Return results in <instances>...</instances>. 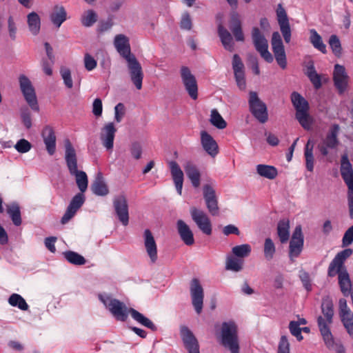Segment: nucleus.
Instances as JSON below:
<instances>
[{
	"mask_svg": "<svg viewBox=\"0 0 353 353\" xmlns=\"http://www.w3.org/2000/svg\"><path fill=\"white\" fill-rule=\"evenodd\" d=\"M201 142L204 150L208 154L215 157L218 154V145L216 141L205 130L201 132Z\"/></svg>",
	"mask_w": 353,
	"mask_h": 353,
	"instance_id": "nucleus-28",
	"label": "nucleus"
},
{
	"mask_svg": "<svg viewBox=\"0 0 353 353\" xmlns=\"http://www.w3.org/2000/svg\"><path fill=\"white\" fill-rule=\"evenodd\" d=\"M277 234L281 243H285L289 240L290 221L288 219H283L279 221L277 224Z\"/></svg>",
	"mask_w": 353,
	"mask_h": 353,
	"instance_id": "nucleus-35",
	"label": "nucleus"
},
{
	"mask_svg": "<svg viewBox=\"0 0 353 353\" xmlns=\"http://www.w3.org/2000/svg\"><path fill=\"white\" fill-rule=\"evenodd\" d=\"M221 343L231 353H239L237 325L234 321L223 322L221 328Z\"/></svg>",
	"mask_w": 353,
	"mask_h": 353,
	"instance_id": "nucleus-4",
	"label": "nucleus"
},
{
	"mask_svg": "<svg viewBox=\"0 0 353 353\" xmlns=\"http://www.w3.org/2000/svg\"><path fill=\"white\" fill-rule=\"evenodd\" d=\"M299 278L305 290L308 292L311 291L312 285L309 274L305 271H301Z\"/></svg>",
	"mask_w": 353,
	"mask_h": 353,
	"instance_id": "nucleus-64",
	"label": "nucleus"
},
{
	"mask_svg": "<svg viewBox=\"0 0 353 353\" xmlns=\"http://www.w3.org/2000/svg\"><path fill=\"white\" fill-rule=\"evenodd\" d=\"M92 192L97 196H105L108 194L109 190L105 184L101 173H98L94 181L91 185Z\"/></svg>",
	"mask_w": 353,
	"mask_h": 353,
	"instance_id": "nucleus-32",
	"label": "nucleus"
},
{
	"mask_svg": "<svg viewBox=\"0 0 353 353\" xmlns=\"http://www.w3.org/2000/svg\"><path fill=\"white\" fill-rule=\"evenodd\" d=\"M66 14L65 10L63 6H56L50 14V20L57 28H59L66 20Z\"/></svg>",
	"mask_w": 353,
	"mask_h": 353,
	"instance_id": "nucleus-38",
	"label": "nucleus"
},
{
	"mask_svg": "<svg viewBox=\"0 0 353 353\" xmlns=\"http://www.w3.org/2000/svg\"><path fill=\"white\" fill-rule=\"evenodd\" d=\"M252 39L256 50L268 63L273 61V57L268 51V41L257 27L252 28Z\"/></svg>",
	"mask_w": 353,
	"mask_h": 353,
	"instance_id": "nucleus-12",
	"label": "nucleus"
},
{
	"mask_svg": "<svg viewBox=\"0 0 353 353\" xmlns=\"http://www.w3.org/2000/svg\"><path fill=\"white\" fill-rule=\"evenodd\" d=\"M21 117L26 128L30 129L32 126V119L30 112L27 108L21 109Z\"/></svg>",
	"mask_w": 353,
	"mask_h": 353,
	"instance_id": "nucleus-57",
	"label": "nucleus"
},
{
	"mask_svg": "<svg viewBox=\"0 0 353 353\" xmlns=\"http://www.w3.org/2000/svg\"><path fill=\"white\" fill-rule=\"evenodd\" d=\"M271 44L278 65L282 69H285L287 67L286 54L281 35L278 32L272 33Z\"/></svg>",
	"mask_w": 353,
	"mask_h": 353,
	"instance_id": "nucleus-15",
	"label": "nucleus"
},
{
	"mask_svg": "<svg viewBox=\"0 0 353 353\" xmlns=\"http://www.w3.org/2000/svg\"><path fill=\"white\" fill-rule=\"evenodd\" d=\"M31 144L27 140L20 139L14 145L15 149L20 153H26L31 149Z\"/></svg>",
	"mask_w": 353,
	"mask_h": 353,
	"instance_id": "nucleus-58",
	"label": "nucleus"
},
{
	"mask_svg": "<svg viewBox=\"0 0 353 353\" xmlns=\"http://www.w3.org/2000/svg\"><path fill=\"white\" fill-rule=\"evenodd\" d=\"M192 219L203 233L212 234V223L208 214L203 210L192 207L190 210Z\"/></svg>",
	"mask_w": 353,
	"mask_h": 353,
	"instance_id": "nucleus-13",
	"label": "nucleus"
},
{
	"mask_svg": "<svg viewBox=\"0 0 353 353\" xmlns=\"http://www.w3.org/2000/svg\"><path fill=\"white\" fill-rule=\"evenodd\" d=\"M310 43L315 48L318 49L322 53L325 54L327 52L326 46L323 43L321 35L314 29L310 30Z\"/></svg>",
	"mask_w": 353,
	"mask_h": 353,
	"instance_id": "nucleus-42",
	"label": "nucleus"
},
{
	"mask_svg": "<svg viewBox=\"0 0 353 353\" xmlns=\"http://www.w3.org/2000/svg\"><path fill=\"white\" fill-rule=\"evenodd\" d=\"M252 251L250 245L242 244L232 248V252L235 257L243 259L248 256Z\"/></svg>",
	"mask_w": 353,
	"mask_h": 353,
	"instance_id": "nucleus-44",
	"label": "nucleus"
},
{
	"mask_svg": "<svg viewBox=\"0 0 353 353\" xmlns=\"http://www.w3.org/2000/svg\"><path fill=\"white\" fill-rule=\"evenodd\" d=\"M19 82L20 90L27 103L32 110L39 112V106L37 98L30 80L26 75L21 74L19 77Z\"/></svg>",
	"mask_w": 353,
	"mask_h": 353,
	"instance_id": "nucleus-9",
	"label": "nucleus"
},
{
	"mask_svg": "<svg viewBox=\"0 0 353 353\" xmlns=\"http://www.w3.org/2000/svg\"><path fill=\"white\" fill-rule=\"evenodd\" d=\"M41 136L49 154L52 155L56 150V136L52 127L46 125L43 128Z\"/></svg>",
	"mask_w": 353,
	"mask_h": 353,
	"instance_id": "nucleus-27",
	"label": "nucleus"
},
{
	"mask_svg": "<svg viewBox=\"0 0 353 353\" xmlns=\"http://www.w3.org/2000/svg\"><path fill=\"white\" fill-rule=\"evenodd\" d=\"M181 336L185 347L189 353H200L197 339L192 332L186 326H182L180 330Z\"/></svg>",
	"mask_w": 353,
	"mask_h": 353,
	"instance_id": "nucleus-23",
	"label": "nucleus"
},
{
	"mask_svg": "<svg viewBox=\"0 0 353 353\" xmlns=\"http://www.w3.org/2000/svg\"><path fill=\"white\" fill-rule=\"evenodd\" d=\"M339 316L350 315L352 314L347 305V301L345 299H340L339 301Z\"/></svg>",
	"mask_w": 353,
	"mask_h": 353,
	"instance_id": "nucleus-60",
	"label": "nucleus"
},
{
	"mask_svg": "<svg viewBox=\"0 0 353 353\" xmlns=\"http://www.w3.org/2000/svg\"><path fill=\"white\" fill-rule=\"evenodd\" d=\"M321 312L317 319V325L326 347L336 353H345V350L341 343H336L330 330V326L333 323L334 305L330 298L324 299L322 301Z\"/></svg>",
	"mask_w": 353,
	"mask_h": 353,
	"instance_id": "nucleus-1",
	"label": "nucleus"
},
{
	"mask_svg": "<svg viewBox=\"0 0 353 353\" xmlns=\"http://www.w3.org/2000/svg\"><path fill=\"white\" fill-rule=\"evenodd\" d=\"M180 74L182 83L189 96L192 99H196L198 97V85L195 77L192 74L189 68L186 66L181 68Z\"/></svg>",
	"mask_w": 353,
	"mask_h": 353,
	"instance_id": "nucleus-14",
	"label": "nucleus"
},
{
	"mask_svg": "<svg viewBox=\"0 0 353 353\" xmlns=\"http://www.w3.org/2000/svg\"><path fill=\"white\" fill-rule=\"evenodd\" d=\"M276 12L277 21L280 27H281V26H285L290 25L286 11L281 3L278 5Z\"/></svg>",
	"mask_w": 353,
	"mask_h": 353,
	"instance_id": "nucleus-50",
	"label": "nucleus"
},
{
	"mask_svg": "<svg viewBox=\"0 0 353 353\" xmlns=\"http://www.w3.org/2000/svg\"><path fill=\"white\" fill-rule=\"evenodd\" d=\"M130 79L137 90L142 88L143 72L142 67L136 57H132L126 61Z\"/></svg>",
	"mask_w": 353,
	"mask_h": 353,
	"instance_id": "nucleus-18",
	"label": "nucleus"
},
{
	"mask_svg": "<svg viewBox=\"0 0 353 353\" xmlns=\"http://www.w3.org/2000/svg\"><path fill=\"white\" fill-rule=\"evenodd\" d=\"M341 321L350 336L353 339V313L340 317Z\"/></svg>",
	"mask_w": 353,
	"mask_h": 353,
	"instance_id": "nucleus-52",
	"label": "nucleus"
},
{
	"mask_svg": "<svg viewBox=\"0 0 353 353\" xmlns=\"http://www.w3.org/2000/svg\"><path fill=\"white\" fill-rule=\"evenodd\" d=\"M328 43L334 54L337 57H340L342 54V48L339 37L335 34L331 35Z\"/></svg>",
	"mask_w": 353,
	"mask_h": 353,
	"instance_id": "nucleus-48",
	"label": "nucleus"
},
{
	"mask_svg": "<svg viewBox=\"0 0 353 353\" xmlns=\"http://www.w3.org/2000/svg\"><path fill=\"white\" fill-rule=\"evenodd\" d=\"M143 243L145 251L150 259L152 263H155L157 260V245L152 232L149 229H145L143 232Z\"/></svg>",
	"mask_w": 353,
	"mask_h": 353,
	"instance_id": "nucleus-24",
	"label": "nucleus"
},
{
	"mask_svg": "<svg viewBox=\"0 0 353 353\" xmlns=\"http://www.w3.org/2000/svg\"><path fill=\"white\" fill-rule=\"evenodd\" d=\"M61 76L63 80L65 85L71 89L73 86V82L70 69L67 68H61L60 70Z\"/></svg>",
	"mask_w": 353,
	"mask_h": 353,
	"instance_id": "nucleus-53",
	"label": "nucleus"
},
{
	"mask_svg": "<svg viewBox=\"0 0 353 353\" xmlns=\"http://www.w3.org/2000/svg\"><path fill=\"white\" fill-rule=\"evenodd\" d=\"M29 30L33 35H37L41 28V19L37 13L32 12L27 16Z\"/></svg>",
	"mask_w": 353,
	"mask_h": 353,
	"instance_id": "nucleus-37",
	"label": "nucleus"
},
{
	"mask_svg": "<svg viewBox=\"0 0 353 353\" xmlns=\"http://www.w3.org/2000/svg\"><path fill=\"white\" fill-rule=\"evenodd\" d=\"M192 305L196 312L199 314L202 312L204 292L198 279H193L190 287Z\"/></svg>",
	"mask_w": 353,
	"mask_h": 353,
	"instance_id": "nucleus-17",
	"label": "nucleus"
},
{
	"mask_svg": "<svg viewBox=\"0 0 353 353\" xmlns=\"http://www.w3.org/2000/svg\"><path fill=\"white\" fill-rule=\"evenodd\" d=\"M85 200L83 193H77L71 200L68 206L61 222L62 224L67 223L77 213L78 210L83 205Z\"/></svg>",
	"mask_w": 353,
	"mask_h": 353,
	"instance_id": "nucleus-20",
	"label": "nucleus"
},
{
	"mask_svg": "<svg viewBox=\"0 0 353 353\" xmlns=\"http://www.w3.org/2000/svg\"><path fill=\"white\" fill-rule=\"evenodd\" d=\"M170 168L176 191L179 195H181L183 183V172L176 161H171L170 163Z\"/></svg>",
	"mask_w": 353,
	"mask_h": 353,
	"instance_id": "nucleus-30",
	"label": "nucleus"
},
{
	"mask_svg": "<svg viewBox=\"0 0 353 353\" xmlns=\"http://www.w3.org/2000/svg\"><path fill=\"white\" fill-rule=\"evenodd\" d=\"M192 20L190 14L188 12L183 14L180 22V27L183 30H190L192 28Z\"/></svg>",
	"mask_w": 353,
	"mask_h": 353,
	"instance_id": "nucleus-63",
	"label": "nucleus"
},
{
	"mask_svg": "<svg viewBox=\"0 0 353 353\" xmlns=\"http://www.w3.org/2000/svg\"><path fill=\"white\" fill-rule=\"evenodd\" d=\"M117 129L113 123L105 124L102 128L100 134V139L103 145L108 150H110L114 146V139Z\"/></svg>",
	"mask_w": 353,
	"mask_h": 353,
	"instance_id": "nucleus-25",
	"label": "nucleus"
},
{
	"mask_svg": "<svg viewBox=\"0 0 353 353\" xmlns=\"http://www.w3.org/2000/svg\"><path fill=\"white\" fill-rule=\"evenodd\" d=\"M249 110L254 117L261 123H265L268 120V112L266 104L261 100L258 94L254 91L249 92Z\"/></svg>",
	"mask_w": 353,
	"mask_h": 353,
	"instance_id": "nucleus-7",
	"label": "nucleus"
},
{
	"mask_svg": "<svg viewBox=\"0 0 353 353\" xmlns=\"http://www.w3.org/2000/svg\"><path fill=\"white\" fill-rule=\"evenodd\" d=\"M339 130V125L338 124H333L325 137L317 145V149L323 156H327L330 150H336L339 147L340 144L339 139H338Z\"/></svg>",
	"mask_w": 353,
	"mask_h": 353,
	"instance_id": "nucleus-8",
	"label": "nucleus"
},
{
	"mask_svg": "<svg viewBox=\"0 0 353 353\" xmlns=\"http://www.w3.org/2000/svg\"><path fill=\"white\" fill-rule=\"evenodd\" d=\"M263 252L264 256L268 261L273 259L276 252V248L274 242L270 238H267L265 240Z\"/></svg>",
	"mask_w": 353,
	"mask_h": 353,
	"instance_id": "nucleus-49",
	"label": "nucleus"
},
{
	"mask_svg": "<svg viewBox=\"0 0 353 353\" xmlns=\"http://www.w3.org/2000/svg\"><path fill=\"white\" fill-rule=\"evenodd\" d=\"M349 77L343 65L335 64L333 71V81L340 94L344 92L348 84Z\"/></svg>",
	"mask_w": 353,
	"mask_h": 353,
	"instance_id": "nucleus-21",
	"label": "nucleus"
},
{
	"mask_svg": "<svg viewBox=\"0 0 353 353\" xmlns=\"http://www.w3.org/2000/svg\"><path fill=\"white\" fill-rule=\"evenodd\" d=\"M303 235L301 225H297L292 234V239L289 245V257L292 262L298 257L302 252L303 248Z\"/></svg>",
	"mask_w": 353,
	"mask_h": 353,
	"instance_id": "nucleus-16",
	"label": "nucleus"
},
{
	"mask_svg": "<svg viewBox=\"0 0 353 353\" xmlns=\"http://www.w3.org/2000/svg\"><path fill=\"white\" fill-rule=\"evenodd\" d=\"M176 228L181 239L186 245L190 246L194 243V234L188 225L179 219L176 222Z\"/></svg>",
	"mask_w": 353,
	"mask_h": 353,
	"instance_id": "nucleus-29",
	"label": "nucleus"
},
{
	"mask_svg": "<svg viewBox=\"0 0 353 353\" xmlns=\"http://www.w3.org/2000/svg\"><path fill=\"white\" fill-rule=\"evenodd\" d=\"M243 259L234 256H228L225 263V268L234 272H239L243 269Z\"/></svg>",
	"mask_w": 353,
	"mask_h": 353,
	"instance_id": "nucleus-43",
	"label": "nucleus"
},
{
	"mask_svg": "<svg viewBox=\"0 0 353 353\" xmlns=\"http://www.w3.org/2000/svg\"><path fill=\"white\" fill-rule=\"evenodd\" d=\"M114 45L117 52L125 59V61L131 59L132 57H135L134 54L131 53L129 39L124 34H120L116 35L114 41Z\"/></svg>",
	"mask_w": 353,
	"mask_h": 353,
	"instance_id": "nucleus-26",
	"label": "nucleus"
},
{
	"mask_svg": "<svg viewBox=\"0 0 353 353\" xmlns=\"http://www.w3.org/2000/svg\"><path fill=\"white\" fill-rule=\"evenodd\" d=\"M63 255L68 262L76 265H81L86 262L83 256L73 251L65 252L63 253Z\"/></svg>",
	"mask_w": 353,
	"mask_h": 353,
	"instance_id": "nucleus-47",
	"label": "nucleus"
},
{
	"mask_svg": "<svg viewBox=\"0 0 353 353\" xmlns=\"http://www.w3.org/2000/svg\"><path fill=\"white\" fill-rule=\"evenodd\" d=\"M230 29L234 34L237 41H244V34L242 31L241 21L239 18V15L236 13L231 17Z\"/></svg>",
	"mask_w": 353,
	"mask_h": 353,
	"instance_id": "nucleus-33",
	"label": "nucleus"
},
{
	"mask_svg": "<svg viewBox=\"0 0 353 353\" xmlns=\"http://www.w3.org/2000/svg\"><path fill=\"white\" fill-rule=\"evenodd\" d=\"M210 122L212 125L220 130L224 129L227 126L226 121L216 109L212 110Z\"/></svg>",
	"mask_w": 353,
	"mask_h": 353,
	"instance_id": "nucleus-45",
	"label": "nucleus"
},
{
	"mask_svg": "<svg viewBox=\"0 0 353 353\" xmlns=\"http://www.w3.org/2000/svg\"><path fill=\"white\" fill-rule=\"evenodd\" d=\"M203 197L205 201L206 207L209 212L212 216L219 214V208L218 206V200L215 194V190L209 184L203 186Z\"/></svg>",
	"mask_w": 353,
	"mask_h": 353,
	"instance_id": "nucleus-22",
	"label": "nucleus"
},
{
	"mask_svg": "<svg viewBox=\"0 0 353 353\" xmlns=\"http://www.w3.org/2000/svg\"><path fill=\"white\" fill-rule=\"evenodd\" d=\"M7 213L9 214L13 223L16 226H19L21 224V211L17 203H14L7 205Z\"/></svg>",
	"mask_w": 353,
	"mask_h": 353,
	"instance_id": "nucleus-40",
	"label": "nucleus"
},
{
	"mask_svg": "<svg viewBox=\"0 0 353 353\" xmlns=\"http://www.w3.org/2000/svg\"><path fill=\"white\" fill-rule=\"evenodd\" d=\"M340 171L341 176L347 186V204L350 216L353 219V168L347 154H343L341 157Z\"/></svg>",
	"mask_w": 353,
	"mask_h": 353,
	"instance_id": "nucleus-6",
	"label": "nucleus"
},
{
	"mask_svg": "<svg viewBox=\"0 0 353 353\" xmlns=\"http://www.w3.org/2000/svg\"><path fill=\"white\" fill-rule=\"evenodd\" d=\"M290 343L286 336H281L279 342L277 353H290Z\"/></svg>",
	"mask_w": 353,
	"mask_h": 353,
	"instance_id": "nucleus-56",
	"label": "nucleus"
},
{
	"mask_svg": "<svg viewBox=\"0 0 353 353\" xmlns=\"http://www.w3.org/2000/svg\"><path fill=\"white\" fill-rule=\"evenodd\" d=\"M232 68L234 74L244 72V65L240 57L236 54L233 56Z\"/></svg>",
	"mask_w": 353,
	"mask_h": 353,
	"instance_id": "nucleus-55",
	"label": "nucleus"
},
{
	"mask_svg": "<svg viewBox=\"0 0 353 353\" xmlns=\"http://www.w3.org/2000/svg\"><path fill=\"white\" fill-rule=\"evenodd\" d=\"M8 303L13 307H17L21 310H28V305L26 300L18 294H12L8 299Z\"/></svg>",
	"mask_w": 353,
	"mask_h": 353,
	"instance_id": "nucleus-46",
	"label": "nucleus"
},
{
	"mask_svg": "<svg viewBox=\"0 0 353 353\" xmlns=\"http://www.w3.org/2000/svg\"><path fill=\"white\" fill-rule=\"evenodd\" d=\"M130 150L131 155L135 159H139L141 157L142 148L139 143H138V142L132 143L130 145Z\"/></svg>",
	"mask_w": 353,
	"mask_h": 353,
	"instance_id": "nucleus-62",
	"label": "nucleus"
},
{
	"mask_svg": "<svg viewBox=\"0 0 353 353\" xmlns=\"http://www.w3.org/2000/svg\"><path fill=\"white\" fill-rule=\"evenodd\" d=\"M97 20V14L92 10H88L81 18V23L85 27L92 26Z\"/></svg>",
	"mask_w": 353,
	"mask_h": 353,
	"instance_id": "nucleus-51",
	"label": "nucleus"
},
{
	"mask_svg": "<svg viewBox=\"0 0 353 353\" xmlns=\"http://www.w3.org/2000/svg\"><path fill=\"white\" fill-rule=\"evenodd\" d=\"M256 172L260 176L268 179H274L278 174L277 170L274 166L264 164L257 165Z\"/></svg>",
	"mask_w": 353,
	"mask_h": 353,
	"instance_id": "nucleus-39",
	"label": "nucleus"
},
{
	"mask_svg": "<svg viewBox=\"0 0 353 353\" xmlns=\"http://www.w3.org/2000/svg\"><path fill=\"white\" fill-rule=\"evenodd\" d=\"M218 34L224 48L230 52L234 50V41L231 34L221 24L218 26Z\"/></svg>",
	"mask_w": 353,
	"mask_h": 353,
	"instance_id": "nucleus-34",
	"label": "nucleus"
},
{
	"mask_svg": "<svg viewBox=\"0 0 353 353\" xmlns=\"http://www.w3.org/2000/svg\"><path fill=\"white\" fill-rule=\"evenodd\" d=\"M352 253L353 250L350 248L339 252L330 262L327 270L328 276L334 277L336 274L338 275L340 290L345 296H347L350 294L352 282L349 273L344 265V262Z\"/></svg>",
	"mask_w": 353,
	"mask_h": 353,
	"instance_id": "nucleus-2",
	"label": "nucleus"
},
{
	"mask_svg": "<svg viewBox=\"0 0 353 353\" xmlns=\"http://www.w3.org/2000/svg\"><path fill=\"white\" fill-rule=\"evenodd\" d=\"M184 170L192 185L198 188L200 185L201 174L196 165L188 161L184 165Z\"/></svg>",
	"mask_w": 353,
	"mask_h": 353,
	"instance_id": "nucleus-31",
	"label": "nucleus"
},
{
	"mask_svg": "<svg viewBox=\"0 0 353 353\" xmlns=\"http://www.w3.org/2000/svg\"><path fill=\"white\" fill-rule=\"evenodd\" d=\"M113 205L117 216L123 225L129 222L128 205L125 196L123 194L114 197Z\"/></svg>",
	"mask_w": 353,
	"mask_h": 353,
	"instance_id": "nucleus-19",
	"label": "nucleus"
},
{
	"mask_svg": "<svg viewBox=\"0 0 353 353\" xmlns=\"http://www.w3.org/2000/svg\"><path fill=\"white\" fill-rule=\"evenodd\" d=\"M101 301L117 321L127 320L131 307L129 308L123 302L110 297L101 299Z\"/></svg>",
	"mask_w": 353,
	"mask_h": 353,
	"instance_id": "nucleus-11",
	"label": "nucleus"
},
{
	"mask_svg": "<svg viewBox=\"0 0 353 353\" xmlns=\"http://www.w3.org/2000/svg\"><path fill=\"white\" fill-rule=\"evenodd\" d=\"M130 314L134 321L141 325L152 330V331H156L157 330V327L152 321L134 308H130Z\"/></svg>",
	"mask_w": 353,
	"mask_h": 353,
	"instance_id": "nucleus-36",
	"label": "nucleus"
},
{
	"mask_svg": "<svg viewBox=\"0 0 353 353\" xmlns=\"http://www.w3.org/2000/svg\"><path fill=\"white\" fill-rule=\"evenodd\" d=\"M306 75L316 89L321 87V76L316 72L313 63L307 65Z\"/></svg>",
	"mask_w": 353,
	"mask_h": 353,
	"instance_id": "nucleus-41",
	"label": "nucleus"
},
{
	"mask_svg": "<svg viewBox=\"0 0 353 353\" xmlns=\"http://www.w3.org/2000/svg\"><path fill=\"white\" fill-rule=\"evenodd\" d=\"M289 330L292 335L295 336L299 341L303 340V336L301 334V328L299 323L294 321H292L289 323Z\"/></svg>",
	"mask_w": 353,
	"mask_h": 353,
	"instance_id": "nucleus-54",
	"label": "nucleus"
},
{
	"mask_svg": "<svg viewBox=\"0 0 353 353\" xmlns=\"http://www.w3.org/2000/svg\"><path fill=\"white\" fill-rule=\"evenodd\" d=\"M65 161L70 174L75 176L76 183L80 193L86 191L88 185L87 174L85 172L78 170L77 157L76 151L69 140L65 143Z\"/></svg>",
	"mask_w": 353,
	"mask_h": 353,
	"instance_id": "nucleus-3",
	"label": "nucleus"
},
{
	"mask_svg": "<svg viewBox=\"0 0 353 353\" xmlns=\"http://www.w3.org/2000/svg\"><path fill=\"white\" fill-rule=\"evenodd\" d=\"M83 61L85 68L88 71H91L97 67V61L88 53L85 54Z\"/></svg>",
	"mask_w": 353,
	"mask_h": 353,
	"instance_id": "nucleus-61",
	"label": "nucleus"
},
{
	"mask_svg": "<svg viewBox=\"0 0 353 353\" xmlns=\"http://www.w3.org/2000/svg\"><path fill=\"white\" fill-rule=\"evenodd\" d=\"M19 82L20 90L27 103L32 110L39 112V106L37 98L30 80L26 75L21 74L19 77Z\"/></svg>",
	"mask_w": 353,
	"mask_h": 353,
	"instance_id": "nucleus-10",
	"label": "nucleus"
},
{
	"mask_svg": "<svg viewBox=\"0 0 353 353\" xmlns=\"http://www.w3.org/2000/svg\"><path fill=\"white\" fill-rule=\"evenodd\" d=\"M353 243V226L350 227L345 232L342 239V247L345 248Z\"/></svg>",
	"mask_w": 353,
	"mask_h": 353,
	"instance_id": "nucleus-59",
	"label": "nucleus"
},
{
	"mask_svg": "<svg viewBox=\"0 0 353 353\" xmlns=\"http://www.w3.org/2000/svg\"><path fill=\"white\" fill-rule=\"evenodd\" d=\"M292 102L296 109V119L305 130H310L312 124V118L308 113V102L295 92L292 94Z\"/></svg>",
	"mask_w": 353,
	"mask_h": 353,
	"instance_id": "nucleus-5",
	"label": "nucleus"
}]
</instances>
